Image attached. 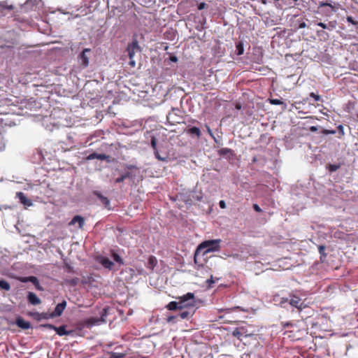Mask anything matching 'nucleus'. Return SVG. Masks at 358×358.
<instances>
[{"instance_id":"1","label":"nucleus","mask_w":358,"mask_h":358,"mask_svg":"<svg viewBox=\"0 0 358 358\" xmlns=\"http://www.w3.org/2000/svg\"><path fill=\"white\" fill-rule=\"evenodd\" d=\"M196 305V301L193 293L187 292L178 301H171L166 305V308L170 310L182 309L187 307H194Z\"/></svg>"},{"instance_id":"2","label":"nucleus","mask_w":358,"mask_h":358,"mask_svg":"<svg viewBox=\"0 0 358 358\" xmlns=\"http://www.w3.org/2000/svg\"><path fill=\"white\" fill-rule=\"evenodd\" d=\"M220 239L205 241L198 246L196 251L203 250V254L219 251L220 249Z\"/></svg>"},{"instance_id":"3","label":"nucleus","mask_w":358,"mask_h":358,"mask_svg":"<svg viewBox=\"0 0 358 358\" xmlns=\"http://www.w3.org/2000/svg\"><path fill=\"white\" fill-rule=\"evenodd\" d=\"M280 305L289 303L291 306L296 308L299 311H301L306 307V305L301 299L296 296H292L290 299L281 298L279 302Z\"/></svg>"},{"instance_id":"4","label":"nucleus","mask_w":358,"mask_h":358,"mask_svg":"<svg viewBox=\"0 0 358 358\" xmlns=\"http://www.w3.org/2000/svg\"><path fill=\"white\" fill-rule=\"evenodd\" d=\"M129 59L134 57L136 52L141 51V47L138 44L137 39H134L131 43L127 45L126 49Z\"/></svg>"},{"instance_id":"5","label":"nucleus","mask_w":358,"mask_h":358,"mask_svg":"<svg viewBox=\"0 0 358 358\" xmlns=\"http://www.w3.org/2000/svg\"><path fill=\"white\" fill-rule=\"evenodd\" d=\"M91 52V49L85 48L78 55V59L83 68H86L89 65V56L87 54Z\"/></svg>"},{"instance_id":"6","label":"nucleus","mask_w":358,"mask_h":358,"mask_svg":"<svg viewBox=\"0 0 358 358\" xmlns=\"http://www.w3.org/2000/svg\"><path fill=\"white\" fill-rule=\"evenodd\" d=\"M18 280L24 283L31 282L33 284L35 289L39 291H43L38 278L35 276L20 277Z\"/></svg>"},{"instance_id":"7","label":"nucleus","mask_w":358,"mask_h":358,"mask_svg":"<svg viewBox=\"0 0 358 358\" xmlns=\"http://www.w3.org/2000/svg\"><path fill=\"white\" fill-rule=\"evenodd\" d=\"M66 306V301L65 300H63L61 303H58L55 308V310L51 313H50V317H55L60 316L62 314Z\"/></svg>"},{"instance_id":"8","label":"nucleus","mask_w":358,"mask_h":358,"mask_svg":"<svg viewBox=\"0 0 358 358\" xmlns=\"http://www.w3.org/2000/svg\"><path fill=\"white\" fill-rule=\"evenodd\" d=\"M106 309L103 308L102 315L100 317H90L87 320L88 325H99L105 321L104 317H106Z\"/></svg>"},{"instance_id":"9","label":"nucleus","mask_w":358,"mask_h":358,"mask_svg":"<svg viewBox=\"0 0 358 358\" xmlns=\"http://www.w3.org/2000/svg\"><path fill=\"white\" fill-rule=\"evenodd\" d=\"M44 327H45L50 329L55 330L59 336H65V335L69 334V331H66L65 326H60L59 327H57L52 324H48L44 325Z\"/></svg>"},{"instance_id":"10","label":"nucleus","mask_w":358,"mask_h":358,"mask_svg":"<svg viewBox=\"0 0 358 358\" xmlns=\"http://www.w3.org/2000/svg\"><path fill=\"white\" fill-rule=\"evenodd\" d=\"M76 223L78 224V228L82 229L85 224V219L80 215H75L69 223V225H74Z\"/></svg>"},{"instance_id":"11","label":"nucleus","mask_w":358,"mask_h":358,"mask_svg":"<svg viewBox=\"0 0 358 358\" xmlns=\"http://www.w3.org/2000/svg\"><path fill=\"white\" fill-rule=\"evenodd\" d=\"M232 335L239 340H242L243 337H246L247 334L244 327H238L234 329Z\"/></svg>"},{"instance_id":"12","label":"nucleus","mask_w":358,"mask_h":358,"mask_svg":"<svg viewBox=\"0 0 358 358\" xmlns=\"http://www.w3.org/2000/svg\"><path fill=\"white\" fill-rule=\"evenodd\" d=\"M15 324L18 327L22 329H29L31 326L30 323L27 321H25L22 317H18L16 318Z\"/></svg>"},{"instance_id":"13","label":"nucleus","mask_w":358,"mask_h":358,"mask_svg":"<svg viewBox=\"0 0 358 358\" xmlns=\"http://www.w3.org/2000/svg\"><path fill=\"white\" fill-rule=\"evenodd\" d=\"M17 197L20 199V203L26 206H31L33 204L32 201L27 199L23 192H17Z\"/></svg>"},{"instance_id":"14","label":"nucleus","mask_w":358,"mask_h":358,"mask_svg":"<svg viewBox=\"0 0 358 358\" xmlns=\"http://www.w3.org/2000/svg\"><path fill=\"white\" fill-rule=\"evenodd\" d=\"M157 265V259L155 256H150L146 264V267L153 271L154 268Z\"/></svg>"},{"instance_id":"15","label":"nucleus","mask_w":358,"mask_h":358,"mask_svg":"<svg viewBox=\"0 0 358 358\" xmlns=\"http://www.w3.org/2000/svg\"><path fill=\"white\" fill-rule=\"evenodd\" d=\"M27 299L32 305H38L41 303L40 299L34 292H29Z\"/></svg>"},{"instance_id":"16","label":"nucleus","mask_w":358,"mask_h":358,"mask_svg":"<svg viewBox=\"0 0 358 358\" xmlns=\"http://www.w3.org/2000/svg\"><path fill=\"white\" fill-rule=\"evenodd\" d=\"M94 195H96L101 201V203L106 206L108 207L110 205V201L109 199L103 196L100 192H94Z\"/></svg>"},{"instance_id":"17","label":"nucleus","mask_w":358,"mask_h":358,"mask_svg":"<svg viewBox=\"0 0 358 358\" xmlns=\"http://www.w3.org/2000/svg\"><path fill=\"white\" fill-rule=\"evenodd\" d=\"M101 264L102 266L106 268L111 269L113 266L114 265L113 262H111L108 258L103 257L101 260Z\"/></svg>"},{"instance_id":"18","label":"nucleus","mask_w":358,"mask_h":358,"mask_svg":"<svg viewBox=\"0 0 358 358\" xmlns=\"http://www.w3.org/2000/svg\"><path fill=\"white\" fill-rule=\"evenodd\" d=\"M187 133L190 135H195L197 138L201 136V131L199 128L193 127L187 129Z\"/></svg>"},{"instance_id":"19","label":"nucleus","mask_w":358,"mask_h":358,"mask_svg":"<svg viewBox=\"0 0 358 358\" xmlns=\"http://www.w3.org/2000/svg\"><path fill=\"white\" fill-rule=\"evenodd\" d=\"M34 317L38 320H41L42 319H49L52 318V317H50V313H34L31 314Z\"/></svg>"},{"instance_id":"20","label":"nucleus","mask_w":358,"mask_h":358,"mask_svg":"<svg viewBox=\"0 0 358 358\" xmlns=\"http://www.w3.org/2000/svg\"><path fill=\"white\" fill-rule=\"evenodd\" d=\"M236 48L238 55H241L244 52L243 43L241 41H239L236 43Z\"/></svg>"},{"instance_id":"21","label":"nucleus","mask_w":358,"mask_h":358,"mask_svg":"<svg viewBox=\"0 0 358 358\" xmlns=\"http://www.w3.org/2000/svg\"><path fill=\"white\" fill-rule=\"evenodd\" d=\"M176 115V113H175V109H172V110L171 112L169 113L168 115H167V120L169 122H171V124H174V123H179V121L175 120L174 118H173V115Z\"/></svg>"},{"instance_id":"22","label":"nucleus","mask_w":358,"mask_h":358,"mask_svg":"<svg viewBox=\"0 0 358 358\" xmlns=\"http://www.w3.org/2000/svg\"><path fill=\"white\" fill-rule=\"evenodd\" d=\"M318 250H319V253L320 255V260L322 262H324L326 257H327V254L325 253V246L324 245H319L318 247Z\"/></svg>"},{"instance_id":"23","label":"nucleus","mask_w":358,"mask_h":358,"mask_svg":"<svg viewBox=\"0 0 358 358\" xmlns=\"http://www.w3.org/2000/svg\"><path fill=\"white\" fill-rule=\"evenodd\" d=\"M316 34L318 37L322 38L324 41L329 39V38L328 33L324 30H317Z\"/></svg>"},{"instance_id":"24","label":"nucleus","mask_w":358,"mask_h":358,"mask_svg":"<svg viewBox=\"0 0 358 358\" xmlns=\"http://www.w3.org/2000/svg\"><path fill=\"white\" fill-rule=\"evenodd\" d=\"M10 288V284L3 280H0V289L4 290H9Z\"/></svg>"},{"instance_id":"25","label":"nucleus","mask_w":358,"mask_h":358,"mask_svg":"<svg viewBox=\"0 0 358 358\" xmlns=\"http://www.w3.org/2000/svg\"><path fill=\"white\" fill-rule=\"evenodd\" d=\"M124 357V354L123 353L111 352L106 358H123Z\"/></svg>"},{"instance_id":"26","label":"nucleus","mask_w":358,"mask_h":358,"mask_svg":"<svg viewBox=\"0 0 358 358\" xmlns=\"http://www.w3.org/2000/svg\"><path fill=\"white\" fill-rule=\"evenodd\" d=\"M337 25V22L336 20L330 21L327 23V29L329 31H332L336 29Z\"/></svg>"},{"instance_id":"27","label":"nucleus","mask_w":358,"mask_h":358,"mask_svg":"<svg viewBox=\"0 0 358 358\" xmlns=\"http://www.w3.org/2000/svg\"><path fill=\"white\" fill-rule=\"evenodd\" d=\"M319 6H320V7L329 6V7L331 8V9H333V10L334 9V6L331 3H329L327 1H320Z\"/></svg>"},{"instance_id":"28","label":"nucleus","mask_w":358,"mask_h":358,"mask_svg":"<svg viewBox=\"0 0 358 358\" xmlns=\"http://www.w3.org/2000/svg\"><path fill=\"white\" fill-rule=\"evenodd\" d=\"M206 282L207 284V288L212 289V288H213V284H214L215 282V280H213V276H211V278L210 279L207 280Z\"/></svg>"},{"instance_id":"29","label":"nucleus","mask_w":358,"mask_h":358,"mask_svg":"<svg viewBox=\"0 0 358 358\" xmlns=\"http://www.w3.org/2000/svg\"><path fill=\"white\" fill-rule=\"evenodd\" d=\"M337 129H338V134H339L338 138H342L345 135L343 126L342 124H339L337 127Z\"/></svg>"},{"instance_id":"30","label":"nucleus","mask_w":358,"mask_h":358,"mask_svg":"<svg viewBox=\"0 0 358 358\" xmlns=\"http://www.w3.org/2000/svg\"><path fill=\"white\" fill-rule=\"evenodd\" d=\"M177 317L178 316L171 315L167 317L166 321L168 323L174 324L176 322Z\"/></svg>"},{"instance_id":"31","label":"nucleus","mask_w":358,"mask_h":358,"mask_svg":"<svg viewBox=\"0 0 358 358\" xmlns=\"http://www.w3.org/2000/svg\"><path fill=\"white\" fill-rule=\"evenodd\" d=\"M270 103L273 105H281L283 102L278 99H271L269 100Z\"/></svg>"},{"instance_id":"32","label":"nucleus","mask_w":358,"mask_h":358,"mask_svg":"<svg viewBox=\"0 0 358 358\" xmlns=\"http://www.w3.org/2000/svg\"><path fill=\"white\" fill-rule=\"evenodd\" d=\"M151 146L153 149V150H157V139L155 138V136H152L151 137Z\"/></svg>"},{"instance_id":"33","label":"nucleus","mask_w":358,"mask_h":358,"mask_svg":"<svg viewBox=\"0 0 358 358\" xmlns=\"http://www.w3.org/2000/svg\"><path fill=\"white\" fill-rule=\"evenodd\" d=\"M298 26L296 27L297 29H303L306 27V24L303 20H298L297 21Z\"/></svg>"},{"instance_id":"34","label":"nucleus","mask_w":358,"mask_h":358,"mask_svg":"<svg viewBox=\"0 0 358 358\" xmlns=\"http://www.w3.org/2000/svg\"><path fill=\"white\" fill-rule=\"evenodd\" d=\"M0 7L3 9H7L9 10H12L13 9V6L12 5L6 6L4 2L0 3Z\"/></svg>"},{"instance_id":"35","label":"nucleus","mask_w":358,"mask_h":358,"mask_svg":"<svg viewBox=\"0 0 358 358\" xmlns=\"http://www.w3.org/2000/svg\"><path fill=\"white\" fill-rule=\"evenodd\" d=\"M188 315H189V312L182 311L178 316H179L180 317V319L183 320V319L187 318L188 317Z\"/></svg>"},{"instance_id":"36","label":"nucleus","mask_w":358,"mask_h":358,"mask_svg":"<svg viewBox=\"0 0 358 358\" xmlns=\"http://www.w3.org/2000/svg\"><path fill=\"white\" fill-rule=\"evenodd\" d=\"M310 96L313 98L315 101L320 100L321 97L320 95L315 94L314 92L310 93Z\"/></svg>"},{"instance_id":"37","label":"nucleus","mask_w":358,"mask_h":358,"mask_svg":"<svg viewBox=\"0 0 358 358\" xmlns=\"http://www.w3.org/2000/svg\"><path fill=\"white\" fill-rule=\"evenodd\" d=\"M322 133L323 134H325V135L334 134H336V131L335 130H330V129H323Z\"/></svg>"},{"instance_id":"38","label":"nucleus","mask_w":358,"mask_h":358,"mask_svg":"<svg viewBox=\"0 0 358 358\" xmlns=\"http://www.w3.org/2000/svg\"><path fill=\"white\" fill-rule=\"evenodd\" d=\"M154 153H155V157H156L158 160H159V161H164V158H162V157L160 156V155H159V152H158L157 149L154 150Z\"/></svg>"},{"instance_id":"39","label":"nucleus","mask_w":358,"mask_h":358,"mask_svg":"<svg viewBox=\"0 0 358 358\" xmlns=\"http://www.w3.org/2000/svg\"><path fill=\"white\" fill-rule=\"evenodd\" d=\"M347 21L352 24H355V25H357L358 24V22L355 21L352 18V17L351 16H348L347 17Z\"/></svg>"},{"instance_id":"40","label":"nucleus","mask_w":358,"mask_h":358,"mask_svg":"<svg viewBox=\"0 0 358 358\" xmlns=\"http://www.w3.org/2000/svg\"><path fill=\"white\" fill-rule=\"evenodd\" d=\"M96 157H97V153L93 152V153L90 154L89 156H87V159L92 160V159H96Z\"/></svg>"},{"instance_id":"41","label":"nucleus","mask_w":358,"mask_h":358,"mask_svg":"<svg viewBox=\"0 0 358 358\" xmlns=\"http://www.w3.org/2000/svg\"><path fill=\"white\" fill-rule=\"evenodd\" d=\"M207 4L205 2H201L198 5V10H201L206 8Z\"/></svg>"},{"instance_id":"42","label":"nucleus","mask_w":358,"mask_h":358,"mask_svg":"<svg viewBox=\"0 0 358 358\" xmlns=\"http://www.w3.org/2000/svg\"><path fill=\"white\" fill-rule=\"evenodd\" d=\"M106 158H107V156L105 154H98L97 153V157H96L97 159L104 160Z\"/></svg>"},{"instance_id":"43","label":"nucleus","mask_w":358,"mask_h":358,"mask_svg":"<svg viewBox=\"0 0 358 358\" xmlns=\"http://www.w3.org/2000/svg\"><path fill=\"white\" fill-rule=\"evenodd\" d=\"M125 179L124 178V176L122 174L120 177H118L115 179V182L120 183V182H122Z\"/></svg>"},{"instance_id":"44","label":"nucleus","mask_w":358,"mask_h":358,"mask_svg":"<svg viewBox=\"0 0 358 358\" xmlns=\"http://www.w3.org/2000/svg\"><path fill=\"white\" fill-rule=\"evenodd\" d=\"M317 26L322 27L324 29H327V24L323 23V22H317L316 24Z\"/></svg>"},{"instance_id":"45","label":"nucleus","mask_w":358,"mask_h":358,"mask_svg":"<svg viewBox=\"0 0 358 358\" xmlns=\"http://www.w3.org/2000/svg\"><path fill=\"white\" fill-rule=\"evenodd\" d=\"M113 257H114L115 261H116L118 263H122V259L118 255L115 254L113 255Z\"/></svg>"},{"instance_id":"46","label":"nucleus","mask_w":358,"mask_h":358,"mask_svg":"<svg viewBox=\"0 0 358 358\" xmlns=\"http://www.w3.org/2000/svg\"><path fill=\"white\" fill-rule=\"evenodd\" d=\"M122 175L124 176V179L132 178L131 173L129 171H126Z\"/></svg>"},{"instance_id":"47","label":"nucleus","mask_w":358,"mask_h":358,"mask_svg":"<svg viewBox=\"0 0 358 358\" xmlns=\"http://www.w3.org/2000/svg\"><path fill=\"white\" fill-rule=\"evenodd\" d=\"M231 152V150L229 149V148H223L220 150V152L224 155L227 154Z\"/></svg>"},{"instance_id":"48","label":"nucleus","mask_w":358,"mask_h":358,"mask_svg":"<svg viewBox=\"0 0 358 358\" xmlns=\"http://www.w3.org/2000/svg\"><path fill=\"white\" fill-rule=\"evenodd\" d=\"M253 208L256 212H258V213L262 212L261 208L257 204H254Z\"/></svg>"},{"instance_id":"49","label":"nucleus","mask_w":358,"mask_h":358,"mask_svg":"<svg viewBox=\"0 0 358 358\" xmlns=\"http://www.w3.org/2000/svg\"><path fill=\"white\" fill-rule=\"evenodd\" d=\"M219 206L221 208L224 209L226 208V203L224 202V201L223 200H221L220 202H219Z\"/></svg>"},{"instance_id":"50","label":"nucleus","mask_w":358,"mask_h":358,"mask_svg":"<svg viewBox=\"0 0 358 358\" xmlns=\"http://www.w3.org/2000/svg\"><path fill=\"white\" fill-rule=\"evenodd\" d=\"M169 59L173 62H178V57L175 55H171L169 57Z\"/></svg>"},{"instance_id":"51","label":"nucleus","mask_w":358,"mask_h":358,"mask_svg":"<svg viewBox=\"0 0 358 358\" xmlns=\"http://www.w3.org/2000/svg\"><path fill=\"white\" fill-rule=\"evenodd\" d=\"M130 61H129V65L131 66V67H135L136 66V62L134 61V58L132 59H129Z\"/></svg>"},{"instance_id":"52","label":"nucleus","mask_w":358,"mask_h":358,"mask_svg":"<svg viewBox=\"0 0 358 358\" xmlns=\"http://www.w3.org/2000/svg\"><path fill=\"white\" fill-rule=\"evenodd\" d=\"M338 168V166H336V165H331L330 166V171H335L337 170Z\"/></svg>"},{"instance_id":"53","label":"nucleus","mask_w":358,"mask_h":358,"mask_svg":"<svg viewBox=\"0 0 358 358\" xmlns=\"http://www.w3.org/2000/svg\"><path fill=\"white\" fill-rule=\"evenodd\" d=\"M310 130L313 132H315L317 131V128L315 126H312L310 127Z\"/></svg>"},{"instance_id":"54","label":"nucleus","mask_w":358,"mask_h":358,"mask_svg":"<svg viewBox=\"0 0 358 358\" xmlns=\"http://www.w3.org/2000/svg\"><path fill=\"white\" fill-rule=\"evenodd\" d=\"M207 131H208V133L212 136L213 137V132L211 131V129H210L209 127H207Z\"/></svg>"},{"instance_id":"55","label":"nucleus","mask_w":358,"mask_h":358,"mask_svg":"<svg viewBox=\"0 0 358 358\" xmlns=\"http://www.w3.org/2000/svg\"><path fill=\"white\" fill-rule=\"evenodd\" d=\"M278 299V296H275L273 299L274 301L277 302Z\"/></svg>"},{"instance_id":"56","label":"nucleus","mask_w":358,"mask_h":358,"mask_svg":"<svg viewBox=\"0 0 358 358\" xmlns=\"http://www.w3.org/2000/svg\"><path fill=\"white\" fill-rule=\"evenodd\" d=\"M236 108L237 109H240V108H241V105H240V104H237V105L236 106Z\"/></svg>"},{"instance_id":"57","label":"nucleus","mask_w":358,"mask_h":358,"mask_svg":"<svg viewBox=\"0 0 358 358\" xmlns=\"http://www.w3.org/2000/svg\"><path fill=\"white\" fill-rule=\"evenodd\" d=\"M136 168L134 166H128V169H131Z\"/></svg>"},{"instance_id":"58","label":"nucleus","mask_w":358,"mask_h":358,"mask_svg":"<svg viewBox=\"0 0 358 358\" xmlns=\"http://www.w3.org/2000/svg\"><path fill=\"white\" fill-rule=\"evenodd\" d=\"M352 45H354V46H356L358 48V44L357 43H352Z\"/></svg>"},{"instance_id":"59","label":"nucleus","mask_w":358,"mask_h":358,"mask_svg":"<svg viewBox=\"0 0 358 358\" xmlns=\"http://www.w3.org/2000/svg\"><path fill=\"white\" fill-rule=\"evenodd\" d=\"M262 2L265 4L266 3V0H262Z\"/></svg>"},{"instance_id":"60","label":"nucleus","mask_w":358,"mask_h":358,"mask_svg":"<svg viewBox=\"0 0 358 358\" xmlns=\"http://www.w3.org/2000/svg\"><path fill=\"white\" fill-rule=\"evenodd\" d=\"M357 118H358V114H357Z\"/></svg>"}]
</instances>
